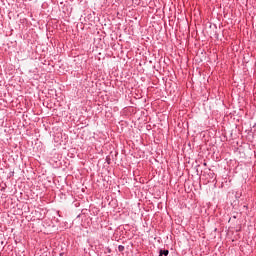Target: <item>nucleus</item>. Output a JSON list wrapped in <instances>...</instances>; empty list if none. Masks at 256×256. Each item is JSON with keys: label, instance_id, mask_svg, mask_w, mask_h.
Returning a JSON list of instances; mask_svg holds the SVG:
<instances>
[{"label": "nucleus", "instance_id": "1", "mask_svg": "<svg viewBox=\"0 0 256 256\" xmlns=\"http://www.w3.org/2000/svg\"><path fill=\"white\" fill-rule=\"evenodd\" d=\"M118 251H119L120 253H123V251H125V246L119 245V246H118Z\"/></svg>", "mask_w": 256, "mask_h": 256}]
</instances>
